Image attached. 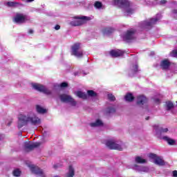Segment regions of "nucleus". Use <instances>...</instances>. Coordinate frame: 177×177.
<instances>
[{
    "instance_id": "obj_1",
    "label": "nucleus",
    "mask_w": 177,
    "mask_h": 177,
    "mask_svg": "<svg viewBox=\"0 0 177 177\" xmlns=\"http://www.w3.org/2000/svg\"><path fill=\"white\" fill-rule=\"evenodd\" d=\"M41 118H39L37 113L34 111H29L26 115V114H20L18 116V122H17V128L19 129L23 128V127H26V125H35L39 126L41 125Z\"/></svg>"
},
{
    "instance_id": "obj_2",
    "label": "nucleus",
    "mask_w": 177,
    "mask_h": 177,
    "mask_svg": "<svg viewBox=\"0 0 177 177\" xmlns=\"http://www.w3.org/2000/svg\"><path fill=\"white\" fill-rule=\"evenodd\" d=\"M112 5L121 8L124 13V16H131V15L135 12L133 3L128 0H113Z\"/></svg>"
},
{
    "instance_id": "obj_3",
    "label": "nucleus",
    "mask_w": 177,
    "mask_h": 177,
    "mask_svg": "<svg viewBox=\"0 0 177 177\" xmlns=\"http://www.w3.org/2000/svg\"><path fill=\"white\" fill-rule=\"evenodd\" d=\"M90 19H91L88 17L78 15L73 17V19L70 22V24L73 27H77L78 26H82V24H85L86 21H88V20Z\"/></svg>"
},
{
    "instance_id": "obj_4",
    "label": "nucleus",
    "mask_w": 177,
    "mask_h": 177,
    "mask_svg": "<svg viewBox=\"0 0 177 177\" xmlns=\"http://www.w3.org/2000/svg\"><path fill=\"white\" fill-rule=\"evenodd\" d=\"M161 17H162V16H161L160 14H158L156 17L141 22L140 27L142 28H149L152 26H154V24H156L158 20H160Z\"/></svg>"
},
{
    "instance_id": "obj_5",
    "label": "nucleus",
    "mask_w": 177,
    "mask_h": 177,
    "mask_svg": "<svg viewBox=\"0 0 177 177\" xmlns=\"http://www.w3.org/2000/svg\"><path fill=\"white\" fill-rule=\"evenodd\" d=\"M148 157L149 160H151L154 162V164L159 165L160 167H162L166 164L164 159H162L161 156H157L156 153H149L148 154Z\"/></svg>"
},
{
    "instance_id": "obj_6",
    "label": "nucleus",
    "mask_w": 177,
    "mask_h": 177,
    "mask_svg": "<svg viewBox=\"0 0 177 177\" xmlns=\"http://www.w3.org/2000/svg\"><path fill=\"white\" fill-rule=\"evenodd\" d=\"M106 147L110 149L111 150H122L123 147L122 144H118V142H115L114 140H109L105 143Z\"/></svg>"
},
{
    "instance_id": "obj_7",
    "label": "nucleus",
    "mask_w": 177,
    "mask_h": 177,
    "mask_svg": "<svg viewBox=\"0 0 177 177\" xmlns=\"http://www.w3.org/2000/svg\"><path fill=\"white\" fill-rule=\"evenodd\" d=\"M59 100L63 103H69L71 106H77V102L73 98L71 95L67 94H62L59 95Z\"/></svg>"
},
{
    "instance_id": "obj_8",
    "label": "nucleus",
    "mask_w": 177,
    "mask_h": 177,
    "mask_svg": "<svg viewBox=\"0 0 177 177\" xmlns=\"http://www.w3.org/2000/svg\"><path fill=\"white\" fill-rule=\"evenodd\" d=\"M72 55L76 57H82L84 52L81 50V44L76 43L72 46Z\"/></svg>"
},
{
    "instance_id": "obj_9",
    "label": "nucleus",
    "mask_w": 177,
    "mask_h": 177,
    "mask_svg": "<svg viewBox=\"0 0 177 177\" xmlns=\"http://www.w3.org/2000/svg\"><path fill=\"white\" fill-rule=\"evenodd\" d=\"M30 20V17L24 14H17L14 17L15 23L17 24H23V23H26V21H28Z\"/></svg>"
},
{
    "instance_id": "obj_10",
    "label": "nucleus",
    "mask_w": 177,
    "mask_h": 177,
    "mask_svg": "<svg viewBox=\"0 0 177 177\" xmlns=\"http://www.w3.org/2000/svg\"><path fill=\"white\" fill-rule=\"evenodd\" d=\"M122 38L124 41H126V42H131V41H133V39L136 38V35H135V30H127L124 34L122 35Z\"/></svg>"
},
{
    "instance_id": "obj_11",
    "label": "nucleus",
    "mask_w": 177,
    "mask_h": 177,
    "mask_svg": "<svg viewBox=\"0 0 177 177\" xmlns=\"http://www.w3.org/2000/svg\"><path fill=\"white\" fill-rule=\"evenodd\" d=\"M32 88L35 89V91H38L39 92H41L42 93H45V95H50L52 93V91L49 89H48L44 86H42L39 84H32Z\"/></svg>"
},
{
    "instance_id": "obj_12",
    "label": "nucleus",
    "mask_w": 177,
    "mask_h": 177,
    "mask_svg": "<svg viewBox=\"0 0 177 177\" xmlns=\"http://www.w3.org/2000/svg\"><path fill=\"white\" fill-rule=\"evenodd\" d=\"M28 167L30 168L32 174L37 175V176L45 177V174L41 169L34 165H28Z\"/></svg>"
},
{
    "instance_id": "obj_13",
    "label": "nucleus",
    "mask_w": 177,
    "mask_h": 177,
    "mask_svg": "<svg viewBox=\"0 0 177 177\" xmlns=\"http://www.w3.org/2000/svg\"><path fill=\"white\" fill-rule=\"evenodd\" d=\"M41 146V142H26L24 143V147L26 150H32L35 149V147H38Z\"/></svg>"
},
{
    "instance_id": "obj_14",
    "label": "nucleus",
    "mask_w": 177,
    "mask_h": 177,
    "mask_svg": "<svg viewBox=\"0 0 177 177\" xmlns=\"http://www.w3.org/2000/svg\"><path fill=\"white\" fill-rule=\"evenodd\" d=\"M75 176V166L71 165L68 167V171L65 174V177H74Z\"/></svg>"
},
{
    "instance_id": "obj_15",
    "label": "nucleus",
    "mask_w": 177,
    "mask_h": 177,
    "mask_svg": "<svg viewBox=\"0 0 177 177\" xmlns=\"http://www.w3.org/2000/svg\"><path fill=\"white\" fill-rule=\"evenodd\" d=\"M133 169L138 171V172H149V167L134 165L132 167Z\"/></svg>"
},
{
    "instance_id": "obj_16",
    "label": "nucleus",
    "mask_w": 177,
    "mask_h": 177,
    "mask_svg": "<svg viewBox=\"0 0 177 177\" xmlns=\"http://www.w3.org/2000/svg\"><path fill=\"white\" fill-rule=\"evenodd\" d=\"M110 55L112 57H118L124 55V51L121 50H112L110 51Z\"/></svg>"
},
{
    "instance_id": "obj_17",
    "label": "nucleus",
    "mask_w": 177,
    "mask_h": 177,
    "mask_svg": "<svg viewBox=\"0 0 177 177\" xmlns=\"http://www.w3.org/2000/svg\"><path fill=\"white\" fill-rule=\"evenodd\" d=\"M170 66L171 62L168 59H164L160 63V67H162L163 70H168Z\"/></svg>"
},
{
    "instance_id": "obj_18",
    "label": "nucleus",
    "mask_w": 177,
    "mask_h": 177,
    "mask_svg": "<svg viewBox=\"0 0 177 177\" xmlns=\"http://www.w3.org/2000/svg\"><path fill=\"white\" fill-rule=\"evenodd\" d=\"M153 131H155V132H156V135H158V133H164L165 132H168V129L167 128H165V129H160L158 128V124H155L153 126Z\"/></svg>"
},
{
    "instance_id": "obj_19",
    "label": "nucleus",
    "mask_w": 177,
    "mask_h": 177,
    "mask_svg": "<svg viewBox=\"0 0 177 177\" xmlns=\"http://www.w3.org/2000/svg\"><path fill=\"white\" fill-rule=\"evenodd\" d=\"M147 102V98L145 97L144 95H139L137 97V103L138 104H145Z\"/></svg>"
},
{
    "instance_id": "obj_20",
    "label": "nucleus",
    "mask_w": 177,
    "mask_h": 177,
    "mask_svg": "<svg viewBox=\"0 0 177 177\" xmlns=\"http://www.w3.org/2000/svg\"><path fill=\"white\" fill-rule=\"evenodd\" d=\"M36 111L39 114H45V113L47 111L46 109L42 107L40 105L36 106Z\"/></svg>"
},
{
    "instance_id": "obj_21",
    "label": "nucleus",
    "mask_w": 177,
    "mask_h": 177,
    "mask_svg": "<svg viewBox=\"0 0 177 177\" xmlns=\"http://www.w3.org/2000/svg\"><path fill=\"white\" fill-rule=\"evenodd\" d=\"M90 126L93 128H95V127H103V122L100 120H97L95 122L91 123Z\"/></svg>"
},
{
    "instance_id": "obj_22",
    "label": "nucleus",
    "mask_w": 177,
    "mask_h": 177,
    "mask_svg": "<svg viewBox=\"0 0 177 177\" xmlns=\"http://www.w3.org/2000/svg\"><path fill=\"white\" fill-rule=\"evenodd\" d=\"M162 139H163V140H165L166 142H167L168 145H175V142H176L175 140H172L171 138H170L169 137L163 136L162 138Z\"/></svg>"
},
{
    "instance_id": "obj_23",
    "label": "nucleus",
    "mask_w": 177,
    "mask_h": 177,
    "mask_svg": "<svg viewBox=\"0 0 177 177\" xmlns=\"http://www.w3.org/2000/svg\"><path fill=\"white\" fill-rule=\"evenodd\" d=\"M76 96H77V97H80V99H86L87 95L85 93H83L82 91H77L75 93Z\"/></svg>"
},
{
    "instance_id": "obj_24",
    "label": "nucleus",
    "mask_w": 177,
    "mask_h": 177,
    "mask_svg": "<svg viewBox=\"0 0 177 177\" xmlns=\"http://www.w3.org/2000/svg\"><path fill=\"white\" fill-rule=\"evenodd\" d=\"M136 162H137L138 164H145V162H147V160L146 159H143V158L140 156H137L136 157Z\"/></svg>"
},
{
    "instance_id": "obj_25",
    "label": "nucleus",
    "mask_w": 177,
    "mask_h": 177,
    "mask_svg": "<svg viewBox=\"0 0 177 177\" xmlns=\"http://www.w3.org/2000/svg\"><path fill=\"white\" fill-rule=\"evenodd\" d=\"M124 99L126 102H132V100H133V95L131 93H128L125 95Z\"/></svg>"
},
{
    "instance_id": "obj_26",
    "label": "nucleus",
    "mask_w": 177,
    "mask_h": 177,
    "mask_svg": "<svg viewBox=\"0 0 177 177\" xmlns=\"http://www.w3.org/2000/svg\"><path fill=\"white\" fill-rule=\"evenodd\" d=\"M132 74H136L139 70L138 69V64H135L134 65L131 66V70Z\"/></svg>"
},
{
    "instance_id": "obj_27",
    "label": "nucleus",
    "mask_w": 177,
    "mask_h": 177,
    "mask_svg": "<svg viewBox=\"0 0 177 177\" xmlns=\"http://www.w3.org/2000/svg\"><path fill=\"white\" fill-rule=\"evenodd\" d=\"M87 95L90 96L91 97H96L97 96V93L96 92L92 91V90H88L87 91Z\"/></svg>"
},
{
    "instance_id": "obj_28",
    "label": "nucleus",
    "mask_w": 177,
    "mask_h": 177,
    "mask_svg": "<svg viewBox=\"0 0 177 177\" xmlns=\"http://www.w3.org/2000/svg\"><path fill=\"white\" fill-rule=\"evenodd\" d=\"M19 3L12 1H9L7 3V6H10V8H16L19 6Z\"/></svg>"
},
{
    "instance_id": "obj_29",
    "label": "nucleus",
    "mask_w": 177,
    "mask_h": 177,
    "mask_svg": "<svg viewBox=\"0 0 177 177\" xmlns=\"http://www.w3.org/2000/svg\"><path fill=\"white\" fill-rule=\"evenodd\" d=\"M145 5H154L156 2H157V0H144Z\"/></svg>"
},
{
    "instance_id": "obj_30",
    "label": "nucleus",
    "mask_w": 177,
    "mask_h": 177,
    "mask_svg": "<svg viewBox=\"0 0 177 177\" xmlns=\"http://www.w3.org/2000/svg\"><path fill=\"white\" fill-rule=\"evenodd\" d=\"M94 6L96 8V9H102L103 5L102 4V2L96 1L94 4Z\"/></svg>"
},
{
    "instance_id": "obj_31",
    "label": "nucleus",
    "mask_w": 177,
    "mask_h": 177,
    "mask_svg": "<svg viewBox=\"0 0 177 177\" xmlns=\"http://www.w3.org/2000/svg\"><path fill=\"white\" fill-rule=\"evenodd\" d=\"M21 171L19 169H16L13 171L14 176H20Z\"/></svg>"
},
{
    "instance_id": "obj_32",
    "label": "nucleus",
    "mask_w": 177,
    "mask_h": 177,
    "mask_svg": "<svg viewBox=\"0 0 177 177\" xmlns=\"http://www.w3.org/2000/svg\"><path fill=\"white\" fill-rule=\"evenodd\" d=\"M166 106L167 108V110H171L174 107V104L171 102H166Z\"/></svg>"
},
{
    "instance_id": "obj_33",
    "label": "nucleus",
    "mask_w": 177,
    "mask_h": 177,
    "mask_svg": "<svg viewBox=\"0 0 177 177\" xmlns=\"http://www.w3.org/2000/svg\"><path fill=\"white\" fill-rule=\"evenodd\" d=\"M108 99L109 100H111V102H114V100H115V97L113 95V94L109 93L108 94Z\"/></svg>"
},
{
    "instance_id": "obj_34",
    "label": "nucleus",
    "mask_w": 177,
    "mask_h": 177,
    "mask_svg": "<svg viewBox=\"0 0 177 177\" xmlns=\"http://www.w3.org/2000/svg\"><path fill=\"white\" fill-rule=\"evenodd\" d=\"M170 55L172 57H177V50H173Z\"/></svg>"
},
{
    "instance_id": "obj_35",
    "label": "nucleus",
    "mask_w": 177,
    "mask_h": 177,
    "mask_svg": "<svg viewBox=\"0 0 177 177\" xmlns=\"http://www.w3.org/2000/svg\"><path fill=\"white\" fill-rule=\"evenodd\" d=\"M171 16L177 19V10H174L171 13Z\"/></svg>"
},
{
    "instance_id": "obj_36",
    "label": "nucleus",
    "mask_w": 177,
    "mask_h": 177,
    "mask_svg": "<svg viewBox=\"0 0 177 177\" xmlns=\"http://www.w3.org/2000/svg\"><path fill=\"white\" fill-rule=\"evenodd\" d=\"M110 32H113V31H111V29H104V34L108 35V34H110Z\"/></svg>"
},
{
    "instance_id": "obj_37",
    "label": "nucleus",
    "mask_w": 177,
    "mask_h": 177,
    "mask_svg": "<svg viewBox=\"0 0 177 177\" xmlns=\"http://www.w3.org/2000/svg\"><path fill=\"white\" fill-rule=\"evenodd\" d=\"M68 86L67 83L63 82L60 84L61 88H66Z\"/></svg>"
},
{
    "instance_id": "obj_38",
    "label": "nucleus",
    "mask_w": 177,
    "mask_h": 177,
    "mask_svg": "<svg viewBox=\"0 0 177 177\" xmlns=\"http://www.w3.org/2000/svg\"><path fill=\"white\" fill-rule=\"evenodd\" d=\"M6 124L8 125V127L10 126V124H12V119H10L8 122H6Z\"/></svg>"
},
{
    "instance_id": "obj_39",
    "label": "nucleus",
    "mask_w": 177,
    "mask_h": 177,
    "mask_svg": "<svg viewBox=\"0 0 177 177\" xmlns=\"http://www.w3.org/2000/svg\"><path fill=\"white\" fill-rule=\"evenodd\" d=\"M115 111V109L114 108H112L108 111V113H114Z\"/></svg>"
},
{
    "instance_id": "obj_40",
    "label": "nucleus",
    "mask_w": 177,
    "mask_h": 177,
    "mask_svg": "<svg viewBox=\"0 0 177 177\" xmlns=\"http://www.w3.org/2000/svg\"><path fill=\"white\" fill-rule=\"evenodd\" d=\"M173 176L177 177V171L176 170L173 171Z\"/></svg>"
},
{
    "instance_id": "obj_41",
    "label": "nucleus",
    "mask_w": 177,
    "mask_h": 177,
    "mask_svg": "<svg viewBox=\"0 0 177 177\" xmlns=\"http://www.w3.org/2000/svg\"><path fill=\"white\" fill-rule=\"evenodd\" d=\"M4 138H5L4 135L0 134V140H3V139H4Z\"/></svg>"
},
{
    "instance_id": "obj_42",
    "label": "nucleus",
    "mask_w": 177,
    "mask_h": 177,
    "mask_svg": "<svg viewBox=\"0 0 177 177\" xmlns=\"http://www.w3.org/2000/svg\"><path fill=\"white\" fill-rule=\"evenodd\" d=\"M160 3H162V5H164L165 3H167V1L166 0H162L160 1Z\"/></svg>"
},
{
    "instance_id": "obj_43",
    "label": "nucleus",
    "mask_w": 177,
    "mask_h": 177,
    "mask_svg": "<svg viewBox=\"0 0 177 177\" xmlns=\"http://www.w3.org/2000/svg\"><path fill=\"white\" fill-rule=\"evenodd\" d=\"M55 30H60V26H59V25L55 26Z\"/></svg>"
},
{
    "instance_id": "obj_44",
    "label": "nucleus",
    "mask_w": 177,
    "mask_h": 177,
    "mask_svg": "<svg viewBox=\"0 0 177 177\" xmlns=\"http://www.w3.org/2000/svg\"><path fill=\"white\" fill-rule=\"evenodd\" d=\"M155 102H156V103H160V100L159 99H156Z\"/></svg>"
},
{
    "instance_id": "obj_45",
    "label": "nucleus",
    "mask_w": 177,
    "mask_h": 177,
    "mask_svg": "<svg viewBox=\"0 0 177 177\" xmlns=\"http://www.w3.org/2000/svg\"><path fill=\"white\" fill-rule=\"evenodd\" d=\"M32 32H34V30H29V34H32Z\"/></svg>"
},
{
    "instance_id": "obj_46",
    "label": "nucleus",
    "mask_w": 177,
    "mask_h": 177,
    "mask_svg": "<svg viewBox=\"0 0 177 177\" xmlns=\"http://www.w3.org/2000/svg\"><path fill=\"white\" fill-rule=\"evenodd\" d=\"M27 1V2H32V1H34V0H26Z\"/></svg>"
},
{
    "instance_id": "obj_47",
    "label": "nucleus",
    "mask_w": 177,
    "mask_h": 177,
    "mask_svg": "<svg viewBox=\"0 0 177 177\" xmlns=\"http://www.w3.org/2000/svg\"><path fill=\"white\" fill-rule=\"evenodd\" d=\"M54 168H57V165H54Z\"/></svg>"
},
{
    "instance_id": "obj_48",
    "label": "nucleus",
    "mask_w": 177,
    "mask_h": 177,
    "mask_svg": "<svg viewBox=\"0 0 177 177\" xmlns=\"http://www.w3.org/2000/svg\"><path fill=\"white\" fill-rule=\"evenodd\" d=\"M54 177H59V176H54Z\"/></svg>"
},
{
    "instance_id": "obj_49",
    "label": "nucleus",
    "mask_w": 177,
    "mask_h": 177,
    "mask_svg": "<svg viewBox=\"0 0 177 177\" xmlns=\"http://www.w3.org/2000/svg\"><path fill=\"white\" fill-rule=\"evenodd\" d=\"M147 120H149V118H147Z\"/></svg>"
}]
</instances>
